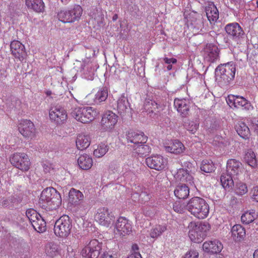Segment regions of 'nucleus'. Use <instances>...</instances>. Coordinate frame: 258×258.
<instances>
[{"label":"nucleus","mask_w":258,"mask_h":258,"mask_svg":"<svg viewBox=\"0 0 258 258\" xmlns=\"http://www.w3.org/2000/svg\"><path fill=\"white\" fill-rule=\"evenodd\" d=\"M186 210L197 219L203 220L208 217L210 207L203 198L194 197L186 203Z\"/></svg>","instance_id":"f257e3e1"},{"label":"nucleus","mask_w":258,"mask_h":258,"mask_svg":"<svg viewBox=\"0 0 258 258\" xmlns=\"http://www.w3.org/2000/svg\"><path fill=\"white\" fill-rule=\"evenodd\" d=\"M39 204L43 209L53 210L61 205V197L54 188L47 187L42 191Z\"/></svg>","instance_id":"f03ea898"},{"label":"nucleus","mask_w":258,"mask_h":258,"mask_svg":"<svg viewBox=\"0 0 258 258\" xmlns=\"http://www.w3.org/2000/svg\"><path fill=\"white\" fill-rule=\"evenodd\" d=\"M188 236L192 242L200 243L211 229V225L206 221L190 222L187 226Z\"/></svg>","instance_id":"7ed1b4c3"},{"label":"nucleus","mask_w":258,"mask_h":258,"mask_svg":"<svg viewBox=\"0 0 258 258\" xmlns=\"http://www.w3.org/2000/svg\"><path fill=\"white\" fill-rule=\"evenodd\" d=\"M98 113L97 109L92 107H77L72 110L71 115L78 121L88 123L92 121Z\"/></svg>","instance_id":"20e7f679"},{"label":"nucleus","mask_w":258,"mask_h":258,"mask_svg":"<svg viewBox=\"0 0 258 258\" xmlns=\"http://www.w3.org/2000/svg\"><path fill=\"white\" fill-rule=\"evenodd\" d=\"M72 229L71 219L68 215H63L55 221L53 230L57 237L66 238L71 234Z\"/></svg>","instance_id":"39448f33"},{"label":"nucleus","mask_w":258,"mask_h":258,"mask_svg":"<svg viewBox=\"0 0 258 258\" xmlns=\"http://www.w3.org/2000/svg\"><path fill=\"white\" fill-rule=\"evenodd\" d=\"M10 162L13 166L23 172L28 171L30 168V160L25 153H14L10 157Z\"/></svg>","instance_id":"423d86ee"},{"label":"nucleus","mask_w":258,"mask_h":258,"mask_svg":"<svg viewBox=\"0 0 258 258\" xmlns=\"http://www.w3.org/2000/svg\"><path fill=\"white\" fill-rule=\"evenodd\" d=\"M102 243L97 239L91 240L81 251L84 258H98L102 250Z\"/></svg>","instance_id":"0eeeda50"},{"label":"nucleus","mask_w":258,"mask_h":258,"mask_svg":"<svg viewBox=\"0 0 258 258\" xmlns=\"http://www.w3.org/2000/svg\"><path fill=\"white\" fill-rule=\"evenodd\" d=\"M94 219L100 225L109 227L114 223L115 217L108 208L102 207L97 209L94 215Z\"/></svg>","instance_id":"6e6552de"},{"label":"nucleus","mask_w":258,"mask_h":258,"mask_svg":"<svg viewBox=\"0 0 258 258\" xmlns=\"http://www.w3.org/2000/svg\"><path fill=\"white\" fill-rule=\"evenodd\" d=\"M146 164L151 169L162 171L167 168L168 160L160 155H152L146 159Z\"/></svg>","instance_id":"1a4fd4ad"},{"label":"nucleus","mask_w":258,"mask_h":258,"mask_svg":"<svg viewBox=\"0 0 258 258\" xmlns=\"http://www.w3.org/2000/svg\"><path fill=\"white\" fill-rule=\"evenodd\" d=\"M18 128L19 133L25 139H32L36 136V129L34 123L30 120H20Z\"/></svg>","instance_id":"9d476101"},{"label":"nucleus","mask_w":258,"mask_h":258,"mask_svg":"<svg viewBox=\"0 0 258 258\" xmlns=\"http://www.w3.org/2000/svg\"><path fill=\"white\" fill-rule=\"evenodd\" d=\"M50 119L57 124L64 123L68 118L67 111L60 106L51 107L49 110Z\"/></svg>","instance_id":"9b49d317"},{"label":"nucleus","mask_w":258,"mask_h":258,"mask_svg":"<svg viewBox=\"0 0 258 258\" xmlns=\"http://www.w3.org/2000/svg\"><path fill=\"white\" fill-rule=\"evenodd\" d=\"M118 116L111 111H106L102 115L101 123L106 132H111L118 121Z\"/></svg>","instance_id":"f8f14e48"},{"label":"nucleus","mask_w":258,"mask_h":258,"mask_svg":"<svg viewBox=\"0 0 258 258\" xmlns=\"http://www.w3.org/2000/svg\"><path fill=\"white\" fill-rule=\"evenodd\" d=\"M10 51L12 55L21 62L26 59L27 53L25 46L18 40H13L10 44Z\"/></svg>","instance_id":"ddd939ff"},{"label":"nucleus","mask_w":258,"mask_h":258,"mask_svg":"<svg viewBox=\"0 0 258 258\" xmlns=\"http://www.w3.org/2000/svg\"><path fill=\"white\" fill-rule=\"evenodd\" d=\"M226 102L231 108L248 110L250 103L244 97L234 95H229Z\"/></svg>","instance_id":"4468645a"},{"label":"nucleus","mask_w":258,"mask_h":258,"mask_svg":"<svg viewBox=\"0 0 258 258\" xmlns=\"http://www.w3.org/2000/svg\"><path fill=\"white\" fill-rule=\"evenodd\" d=\"M217 72H219L221 78L229 82L235 77L236 68L235 65L232 62L219 65L216 69Z\"/></svg>","instance_id":"2eb2a0df"},{"label":"nucleus","mask_w":258,"mask_h":258,"mask_svg":"<svg viewBox=\"0 0 258 258\" xmlns=\"http://www.w3.org/2000/svg\"><path fill=\"white\" fill-rule=\"evenodd\" d=\"M132 227L130 222L123 217H120L117 220L114 233L120 236L128 235L132 232Z\"/></svg>","instance_id":"dca6fc26"},{"label":"nucleus","mask_w":258,"mask_h":258,"mask_svg":"<svg viewBox=\"0 0 258 258\" xmlns=\"http://www.w3.org/2000/svg\"><path fill=\"white\" fill-rule=\"evenodd\" d=\"M219 52L218 47L212 43L207 44L202 51L204 59L210 62H214L218 58Z\"/></svg>","instance_id":"f3484780"},{"label":"nucleus","mask_w":258,"mask_h":258,"mask_svg":"<svg viewBox=\"0 0 258 258\" xmlns=\"http://www.w3.org/2000/svg\"><path fill=\"white\" fill-rule=\"evenodd\" d=\"M164 147L167 152L176 155L183 154L186 149L183 144L177 139L171 140L168 143H166Z\"/></svg>","instance_id":"a211bd4d"},{"label":"nucleus","mask_w":258,"mask_h":258,"mask_svg":"<svg viewBox=\"0 0 258 258\" xmlns=\"http://www.w3.org/2000/svg\"><path fill=\"white\" fill-rule=\"evenodd\" d=\"M128 143H133V147L141 144H146L148 137L141 132L130 131L126 135Z\"/></svg>","instance_id":"6ab92c4d"},{"label":"nucleus","mask_w":258,"mask_h":258,"mask_svg":"<svg viewBox=\"0 0 258 258\" xmlns=\"http://www.w3.org/2000/svg\"><path fill=\"white\" fill-rule=\"evenodd\" d=\"M203 250L209 253H218L223 249L222 243L217 240L205 241L203 244Z\"/></svg>","instance_id":"aec40b11"},{"label":"nucleus","mask_w":258,"mask_h":258,"mask_svg":"<svg viewBox=\"0 0 258 258\" xmlns=\"http://www.w3.org/2000/svg\"><path fill=\"white\" fill-rule=\"evenodd\" d=\"M61 249L59 244L54 242H48L45 246V253L47 256L50 258L60 255Z\"/></svg>","instance_id":"412c9836"},{"label":"nucleus","mask_w":258,"mask_h":258,"mask_svg":"<svg viewBox=\"0 0 258 258\" xmlns=\"http://www.w3.org/2000/svg\"><path fill=\"white\" fill-rule=\"evenodd\" d=\"M84 196L79 190L72 188L69 192L68 201L71 206H76L83 202Z\"/></svg>","instance_id":"4be33fe9"},{"label":"nucleus","mask_w":258,"mask_h":258,"mask_svg":"<svg viewBox=\"0 0 258 258\" xmlns=\"http://www.w3.org/2000/svg\"><path fill=\"white\" fill-rule=\"evenodd\" d=\"M177 181L185 182L192 185L194 184V177L192 174L187 172L184 168H179L175 175Z\"/></svg>","instance_id":"5701e85b"},{"label":"nucleus","mask_w":258,"mask_h":258,"mask_svg":"<svg viewBox=\"0 0 258 258\" xmlns=\"http://www.w3.org/2000/svg\"><path fill=\"white\" fill-rule=\"evenodd\" d=\"M189 101L185 99L176 98L174 101V106L182 117H185L189 111Z\"/></svg>","instance_id":"b1692460"},{"label":"nucleus","mask_w":258,"mask_h":258,"mask_svg":"<svg viewBox=\"0 0 258 258\" xmlns=\"http://www.w3.org/2000/svg\"><path fill=\"white\" fill-rule=\"evenodd\" d=\"M225 30L229 35L233 38L239 37L243 34L242 28L237 23L228 24L225 27Z\"/></svg>","instance_id":"393cba45"},{"label":"nucleus","mask_w":258,"mask_h":258,"mask_svg":"<svg viewBox=\"0 0 258 258\" xmlns=\"http://www.w3.org/2000/svg\"><path fill=\"white\" fill-rule=\"evenodd\" d=\"M207 17L211 24L215 23L219 18V11L213 3H209L205 8Z\"/></svg>","instance_id":"a878e982"},{"label":"nucleus","mask_w":258,"mask_h":258,"mask_svg":"<svg viewBox=\"0 0 258 258\" xmlns=\"http://www.w3.org/2000/svg\"><path fill=\"white\" fill-rule=\"evenodd\" d=\"M91 138L88 135L80 134L77 135L76 144L78 149L83 150L89 147Z\"/></svg>","instance_id":"bb28decb"},{"label":"nucleus","mask_w":258,"mask_h":258,"mask_svg":"<svg viewBox=\"0 0 258 258\" xmlns=\"http://www.w3.org/2000/svg\"><path fill=\"white\" fill-rule=\"evenodd\" d=\"M231 236L235 241L242 240L246 234L245 228L240 224L234 225L231 230Z\"/></svg>","instance_id":"cd10ccee"},{"label":"nucleus","mask_w":258,"mask_h":258,"mask_svg":"<svg viewBox=\"0 0 258 258\" xmlns=\"http://www.w3.org/2000/svg\"><path fill=\"white\" fill-rule=\"evenodd\" d=\"M25 5L29 10L36 13H42L45 10L43 0H25Z\"/></svg>","instance_id":"c85d7f7f"},{"label":"nucleus","mask_w":258,"mask_h":258,"mask_svg":"<svg viewBox=\"0 0 258 258\" xmlns=\"http://www.w3.org/2000/svg\"><path fill=\"white\" fill-rule=\"evenodd\" d=\"M242 164L235 159L228 160L226 165V171L233 175H237L240 171Z\"/></svg>","instance_id":"c756f323"},{"label":"nucleus","mask_w":258,"mask_h":258,"mask_svg":"<svg viewBox=\"0 0 258 258\" xmlns=\"http://www.w3.org/2000/svg\"><path fill=\"white\" fill-rule=\"evenodd\" d=\"M78 164L79 167L83 170H88L93 165L92 157L87 154L81 155L78 159Z\"/></svg>","instance_id":"7c9ffc66"},{"label":"nucleus","mask_w":258,"mask_h":258,"mask_svg":"<svg viewBox=\"0 0 258 258\" xmlns=\"http://www.w3.org/2000/svg\"><path fill=\"white\" fill-rule=\"evenodd\" d=\"M70 15L71 23L79 21L83 14V9L81 6L75 5L73 7L68 9Z\"/></svg>","instance_id":"2f4dec72"},{"label":"nucleus","mask_w":258,"mask_h":258,"mask_svg":"<svg viewBox=\"0 0 258 258\" xmlns=\"http://www.w3.org/2000/svg\"><path fill=\"white\" fill-rule=\"evenodd\" d=\"M235 130L238 135L244 140L248 139L250 132L249 127L243 122H238L235 125Z\"/></svg>","instance_id":"473e14b6"},{"label":"nucleus","mask_w":258,"mask_h":258,"mask_svg":"<svg viewBox=\"0 0 258 258\" xmlns=\"http://www.w3.org/2000/svg\"><path fill=\"white\" fill-rule=\"evenodd\" d=\"M175 196L179 199H185L189 194V188L185 184L177 185L174 189Z\"/></svg>","instance_id":"72a5a7b5"},{"label":"nucleus","mask_w":258,"mask_h":258,"mask_svg":"<svg viewBox=\"0 0 258 258\" xmlns=\"http://www.w3.org/2000/svg\"><path fill=\"white\" fill-rule=\"evenodd\" d=\"M244 160L249 166L252 168H255L257 165L255 154L251 149L248 150L245 153Z\"/></svg>","instance_id":"f704fd0d"},{"label":"nucleus","mask_w":258,"mask_h":258,"mask_svg":"<svg viewBox=\"0 0 258 258\" xmlns=\"http://www.w3.org/2000/svg\"><path fill=\"white\" fill-rule=\"evenodd\" d=\"M127 99L124 96H121L117 101V109L121 115L124 114L129 110Z\"/></svg>","instance_id":"c9c22d12"},{"label":"nucleus","mask_w":258,"mask_h":258,"mask_svg":"<svg viewBox=\"0 0 258 258\" xmlns=\"http://www.w3.org/2000/svg\"><path fill=\"white\" fill-rule=\"evenodd\" d=\"M232 175L227 171L223 173L221 176L220 180L223 187L225 188L232 187L234 185V182L232 178Z\"/></svg>","instance_id":"e433bc0d"},{"label":"nucleus","mask_w":258,"mask_h":258,"mask_svg":"<svg viewBox=\"0 0 258 258\" xmlns=\"http://www.w3.org/2000/svg\"><path fill=\"white\" fill-rule=\"evenodd\" d=\"M167 227L165 225H156L150 231L149 235L152 238H157L166 230Z\"/></svg>","instance_id":"4c0bfd02"},{"label":"nucleus","mask_w":258,"mask_h":258,"mask_svg":"<svg viewBox=\"0 0 258 258\" xmlns=\"http://www.w3.org/2000/svg\"><path fill=\"white\" fill-rule=\"evenodd\" d=\"M134 152L140 156H145L151 151V147L146 144H141L133 147Z\"/></svg>","instance_id":"58836bf2"},{"label":"nucleus","mask_w":258,"mask_h":258,"mask_svg":"<svg viewBox=\"0 0 258 258\" xmlns=\"http://www.w3.org/2000/svg\"><path fill=\"white\" fill-rule=\"evenodd\" d=\"M146 107H147V110L150 113L151 112L156 115L160 114L164 108V106L158 104L156 102L152 101L150 102H149L148 104L146 105Z\"/></svg>","instance_id":"ea45409f"},{"label":"nucleus","mask_w":258,"mask_h":258,"mask_svg":"<svg viewBox=\"0 0 258 258\" xmlns=\"http://www.w3.org/2000/svg\"><path fill=\"white\" fill-rule=\"evenodd\" d=\"M256 214L254 210H251L245 212L241 217V220L242 223L248 224L252 222L256 218Z\"/></svg>","instance_id":"a19ab883"},{"label":"nucleus","mask_w":258,"mask_h":258,"mask_svg":"<svg viewBox=\"0 0 258 258\" xmlns=\"http://www.w3.org/2000/svg\"><path fill=\"white\" fill-rule=\"evenodd\" d=\"M108 149L109 147L107 144L101 143L94 149L93 154L96 157L100 158L107 152Z\"/></svg>","instance_id":"79ce46f5"},{"label":"nucleus","mask_w":258,"mask_h":258,"mask_svg":"<svg viewBox=\"0 0 258 258\" xmlns=\"http://www.w3.org/2000/svg\"><path fill=\"white\" fill-rule=\"evenodd\" d=\"M33 228L39 233H42L46 231V222L42 217L38 218L34 223L32 224Z\"/></svg>","instance_id":"37998d69"},{"label":"nucleus","mask_w":258,"mask_h":258,"mask_svg":"<svg viewBox=\"0 0 258 258\" xmlns=\"http://www.w3.org/2000/svg\"><path fill=\"white\" fill-rule=\"evenodd\" d=\"M215 165L212 160L205 159L202 162L201 169L204 172L211 173L215 170Z\"/></svg>","instance_id":"c03bdc74"},{"label":"nucleus","mask_w":258,"mask_h":258,"mask_svg":"<svg viewBox=\"0 0 258 258\" xmlns=\"http://www.w3.org/2000/svg\"><path fill=\"white\" fill-rule=\"evenodd\" d=\"M58 20L63 23H71L70 15L68 9H62L59 11L57 15Z\"/></svg>","instance_id":"a18cd8bd"},{"label":"nucleus","mask_w":258,"mask_h":258,"mask_svg":"<svg viewBox=\"0 0 258 258\" xmlns=\"http://www.w3.org/2000/svg\"><path fill=\"white\" fill-rule=\"evenodd\" d=\"M74 207L75 208V213L80 216H83L86 215L88 212V205L83 202Z\"/></svg>","instance_id":"49530a36"},{"label":"nucleus","mask_w":258,"mask_h":258,"mask_svg":"<svg viewBox=\"0 0 258 258\" xmlns=\"http://www.w3.org/2000/svg\"><path fill=\"white\" fill-rule=\"evenodd\" d=\"M26 214L31 224L41 217L36 211L33 209L27 210L26 211Z\"/></svg>","instance_id":"de8ad7c7"},{"label":"nucleus","mask_w":258,"mask_h":258,"mask_svg":"<svg viewBox=\"0 0 258 258\" xmlns=\"http://www.w3.org/2000/svg\"><path fill=\"white\" fill-rule=\"evenodd\" d=\"M108 97L107 89H103L97 92L95 95V101L96 103H100L104 101Z\"/></svg>","instance_id":"09e8293b"},{"label":"nucleus","mask_w":258,"mask_h":258,"mask_svg":"<svg viewBox=\"0 0 258 258\" xmlns=\"http://www.w3.org/2000/svg\"><path fill=\"white\" fill-rule=\"evenodd\" d=\"M172 208L175 212L183 213L186 210V204H184L180 201H176L173 204Z\"/></svg>","instance_id":"8fccbe9b"},{"label":"nucleus","mask_w":258,"mask_h":258,"mask_svg":"<svg viewBox=\"0 0 258 258\" xmlns=\"http://www.w3.org/2000/svg\"><path fill=\"white\" fill-rule=\"evenodd\" d=\"M248 191L247 185L244 183H239L236 185L235 192L237 195L242 196Z\"/></svg>","instance_id":"3c124183"},{"label":"nucleus","mask_w":258,"mask_h":258,"mask_svg":"<svg viewBox=\"0 0 258 258\" xmlns=\"http://www.w3.org/2000/svg\"><path fill=\"white\" fill-rule=\"evenodd\" d=\"M185 126L189 132L194 134L199 127V123L197 121H189L188 125L185 124Z\"/></svg>","instance_id":"603ef678"},{"label":"nucleus","mask_w":258,"mask_h":258,"mask_svg":"<svg viewBox=\"0 0 258 258\" xmlns=\"http://www.w3.org/2000/svg\"><path fill=\"white\" fill-rule=\"evenodd\" d=\"M182 166L185 170L191 174L194 173L196 171V166L191 162L185 161L183 163V165Z\"/></svg>","instance_id":"864d4df0"},{"label":"nucleus","mask_w":258,"mask_h":258,"mask_svg":"<svg viewBox=\"0 0 258 258\" xmlns=\"http://www.w3.org/2000/svg\"><path fill=\"white\" fill-rule=\"evenodd\" d=\"M151 198L150 194L146 191L142 192L139 196V202L142 204H145L148 202Z\"/></svg>","instance_id":"5fc2aeb1"},{"label":"nucleus","mask_w":258,"mask_h":258,"mask_svg":"<svg viewBox=\"0 0 258 258\" xmlns=\"http://www.w3.org/2000/svg\"><path fill=\"white\" fill-rule=\"evenodd\" d=\"M199 253L196 250H190L185 254L184 258H198Z\"/></svg>","instance_id":"6e6d98bb"},{"label":"nucleus","mask_w":258,"mask_h":258,"mask_svg":"<svg viewBox=\"0 0 258 258\" xmlns=\"http://www.w3.org/2000/svg\"><path fill=\"white\" fill-rule=\"evenodd\" d=\"M98 258H116L115 255L109 251H105L102 253L100 252L99 257Z\"/></svg>","instance_id":"4d7b16f0"},{"label":"nucleus","mask_w":258,"mask_h":258,"mask_svg":"<svg viewBox=\"0 0 258 258\" xmlns=\"http://www.w3.org/2000/svg\"><path fill=\"white\" fill-rule=\"evenodd\" d=\"M43 168L44 172L46 173H51L53 172L54 170L52 164L48 162H46L43 164Z\"/></svg>","instance_id":"13d9d810"},{"label":"nucleus","mask_w":258,"mask_h":258,"mask_svg":"<svg viewBox=\"0 0 258 258\" xmlns=\"http://www.w3.org/2000/svg\"><path fill=\"white\" fill-rule=\"evenodd\" d=\"M252 194V199L258 202V186H256L253 188Z\"/></svg>","instance_id":"bf43d9fd"},{"label":"nucleus","mask_w":258,"mask_h":258,"mask_svg":"<svg viewBox=\"0 0 258 258\" xmlns=\"http://www.w3.org/2000/svg\"><path fill=\"white\" fill-rule=\"evenodd\" d=\"M164 61L165 63L170 64V63H176L177 62V60L175 58H169L168 57H164Z\"/></svg>","instance_id":"052dcab7"},{"label":"nucleus","mask_w":258,"mask_h":258,"mask_svg":"<svg viewBox=\"0 0 258 258\" xmlns=\"http://www.w3.org/2000/svg\"><path fill=\"white\" fill-rule=\"evenodd\" d=\"M127 258H142V256L140 252H135L131 253Z\"/></svg>","instance_id":"680f3d73"},{"label":"nucleus","mask_w":258,"mask_h":258,"mask_svg":"<svg viewBox=\"0 0 258 258\" xmlns=\"http://www.w3.org/2000/svg\"><path fill=\"white\" fill-rule=\"evenodd\" d=\"M252 123L255 130L258 132V120L254 119L252 121Z\"/></svg>","instance_id":"e2e57ef3"},{"label":"nucleus","mask_w":258,"mask_h":258,"mask_svg":"<svg viewBox=\"0 0 258 258\" xmlns=\"http://www.w3.org/2000/svg\"><path fill=\"white\" fill-rule=\"evenodd\" d=\"M132 250L134 251V252H137V251L139 249V247L137 244H135L132 245Z\"/></svg>","instance_id":"0e129e2a"},{"label":"nucleus","mask_w":258,"mask_h":258,"mask_svg":"<svg viewBox=\"0 0 258 258\" xmlns=\"http://www.w3.org/2000/svg\"><path fill=\"white\" fill-rule=\"evenodd\" d=\"M67 250L68 253H73V249L72 248V246L71 245H69L67 246Z\"/></svg>","instance_id":"69168bd1"},{"label":"nucleus","mask_w":258,"mask_h":258,"mask_svg":"<svg viewBox=\"0 0 258 258\" xmlns=\"http://www.w3.org/2000/svg\"><path fill=\"white\" fill-rule=\"evenodd\" d=\"M253 258H258V248L253 253Z\"/></svg>","instance_id":"338daca9"},{"label":"nucleus","mask_w":258,"mask_h":258,"mask_svg":"<svg viewBox=\"0 0 258 258\" xmlns=\"http://www.w3.org/2000/svg\"><path fill=\"white\" fill-rule=\"evenodd\" d=\"M118 19V15L117 14H115L113 15L112 17V20L113 21H116Z\"/></svg>","instance_id":"774afa93"}]
</instances>
